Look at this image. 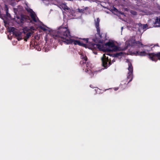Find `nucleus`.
Wrapping results in <instances>:
<instances>
[{"label":"nucleus","mask_w":160,"mask_h":160,"mask_svg":"<svg viewBox=\"0 0 160 160\" xmlns=\"http://www.w3.org/2000/svg\"><path fill=\"white\" fill-rule=\"evenodd\" d=\"M50 34L55 39H58L60 44L64 43L66 44H74L85 47L88 43V38H80L82 41L71 39L70 32L67 28L60 27L57 30L50 32Z\"/></svg>","instance_id":"obj_1"},{"label":"nucleus","mask_w":160,"mask_h":160,"mask_svg":"<svg viewBox=\"0 0 160 160\" xmlns=\"http://www.w3.org/2000/svg\"><path fill=\"white\" fill-rule=\"evenodd\" d=\"M146 51L148 52V50H144V51L141 52L136 51L134 52V54L136 56H144L148 55L150 59L155 62L157 61L158 60H160V52L156 53H147Z\"/></svg>","instance_id":"obj_2"},{"label":"nucleus","mask_w":160,"mask_h":160,"mask_svg":"<svg viewBox=\"0 0 160 160\" xmlns=\"http://www.w3.org/2000/svg\"><path fill=\"white\" fill-rule=\"evenodd\" d=\"M80 58L82 60L80 62L79 65L83 70H84V68H85L86 72H88L90 70H91L92 66L91 63L88 62H86L88 59L87 57L86 56L81 55Z\"/></svg>","instance_id":"obj_3"},{"label":"nucleus","mask_w":160,"mask_h":160,"mask_svg":"<svg viewBox=\"0 0 160 160\" xmlns=\"http://www.w3.org/2000/svg\"><path fill=\"white\" fill-rule=\"evenodd\" d=\"M106 55L111 56V55L109 53L104 54L101 58L102 65L105 68H107L112 64L111 60L109 59Z\"/></svg>","instance_id":"obj_4"},{"label":"nucleus","mask_w":160,"mask_h":160,"mask_svg":"<svg viewBox=\"0 0 160 160\" xmlns=\"http://www.w3.org/2000/svg\"><path fill=\"white\" fill-rule=\"evenodd\" d=\"M104 46L99 44H96L94 43H92L89 46V48L93 51V52L95 55L97 54V50L98 49L100 51H103Z\"/></svg>","instance_id":"obj_5"},{"label":"nucleus","mask_w":160,"mask_h":160,"mask_svg":"<svg viewBox=\"0 0 160 160\" xmlns=\"http://www.w3.org/2000/svg\"><path fill=\"white\" fill-rule=\"evenodd\" d=\"M18 23L19 24L23 23L26 22H31V21L29 17L23 15H21L20 18L18 17Z\"/></svg>","instance_id":"obj_6"},{"label":"nucleus","mask_w":160,"mask_h":160,"mask_svg":"<svg viewBox=\"0 0 160 160\" xmlns=\"http://www.w3.org/2000/svg\"><path fill=\"white\" fill-rule=\"evenodd\" d=\"M128 69L129 72L128 73L127 76V79H130L128 83H129L132 79V72L133 71V68L131 63L129 62L128 63Z\"/></svg>","instance_id":"obj_7"},{"label":"nucleus","mask_w":160,"mask_h":160,"mask_svg":"<svg viewBox=\"0 0 160 160\" xmlns=\"http://www.w3.org/2000/svg\"><path fill=\"white\" fill-rule=\"evenodd\" d=\"M100 19L98 18L97 19L96 21H95V27L97 29V34L99 36V39H101L102 38V34L100 32V29L99 28Z\"/></svg>","instance_id":"obj_8"},{"label":"nucleus","mask_w":160,"mask_h":160,"mask_svg":"<svg viewBox=\"0 0 160 160\" xmlns=\"http://www.w3.org/2000/svg\"><path fill=\"white\" fill-rule=\"evenodd\" d=\"M88 8V7H84L82 9L78 8V12L80 13H84L87 12Z\"/></svg>","instance_id":"obj_9"},{"label":"nucleus","mask_w":160,"mask_h":160,"mask_svg":"<svg viewBox=\"0 0 160 160\" xmlns=\"http://www.w3.org/2000/svg\"><path fill=\"white\" fill-rule=\"evenodd\" d=\"M30 15L33 21L35 22H37V20L36 18V16L35 12H33L30 13Z\"/></svg>","instance_id":"obj_10"},{"label":"nucleus","mask_w":160,"mask_h":160,"mask_svg":"<svg viewBox=\"0 0 160 160\" xmlns=\"http://www.w3.org/2000/svg\"><path fill=\"white\" fill-rule=\"evenodd\" d=\"M154 23L155 24L154 27H160V18H157L155 20Z\"/></svg>","instance_id":"obj_11"},{"label":"nucleus","mask_w":160,"mask_h":160,"mask_svg":"<svg viewBox=\"0 0 160 160\" xmlns=\"http://www.w3.org/2000/svg\"><path fill=\"white\" fill-rule=\"evenodd\" d=\"M114 44H115L114 42H106L105 44L106 46H108V47L111 48H112V47H114Z\"/></svg>","instance_id":"obj_12"},{"label":"nucleus","mask_w":160,"mask_h":160,"mask_svg":"<svg viewBox=\"0 0 160 160\" xmlns=\"http://www.w3.org/2000/svg\"><path fill=\"white\" fill-rule=\"evenodd\" d=\"M134 43L136 44V45L138 46V47H140V46L141 47H143L144 46V45L139 41H135L134 42Z\"/></svg>","instance_id":"obj_13"},{"label":"nucleus","mask_w":160,"mask_h":160,"mask_svg":"<svg viewBox=\"0 0 160 160\" xmlns=\"http://www.w3.org/2000/svg\"><path fill=\"white\" fill-rule=\"evenodd\" d=\"M138 25L139 27H140L141 28H142V29H145L147 27V24H143L142 25L141 23H139L138 24Z\"/></svg>","instance_id":"obj_14"},{"label":"nucleus","mask_w":160,"mask_h":160,"mask_svg":"<svg viewBox=\"0 0 160 160\" xmlns=\"http://www.w3.org/2000/svg\"><path fill=\"white\" fill-rule=\"evenodd\" d=\"M123 52H121L119 53H117L115 54H114L113 55V57H118L119 56H122L123 55Z\"/></svg>","instance_id":"obj_15"},{"label":"nucleus","mask_w":160,"mask_h":160,"mask_svg":"<svg viewBox=\"0 0 160 160\" xmlns=\"http://www.w3.org/2000/svg\"><path fill=\"white\" fill-rule=\"evenodd\" d=\"M14 35L16 37H20L22 36V33L21 32L16 31L14 32Z\"/></svg>","instance_id":"obj_16"},{"label":"nucleus","mask_w":160,"mask_h":160,"mask_svg":"<svg viewBox=\"0 0 160 160\" xmlns=\"http://www.w3.org/2000/svg\"><path fill=\"white\" fill-rule=\"evenodd\" d=\"M31 33L30 32H28L26 34V36H25L24 38V41H27V39H28L31 36Z\"/></svg>","instance_id":"obj_17"},{"label":"nucleus","mask_w":160,"mask_h":160,"mask_svg":"<svg viewBox=\"0 0 160 160\" xmlns=\"http://www.w3.org/2000/svg\"><path fill=\"white\" fill-rule=\"evenodd\" d=\"M112 51H118L119 50V48L117 46L115 45V44L114 47H112Z\"/></svg>","instance_id":"obj_18"},{"label":"nucleus","mask_w":160,"mask_h":160,"mask_svg":"<svg viewBox=\"0 0 160 160\" xmlns=\"http://www.w3.org/2000/svg\"><path fill=\"white\" fill-rule=\"evenodd\" d=\"M112 10L113 12H115L116 14H117L119 12V11L116 8L113 7L112 8Z\"/></svg>","instance_id":"obj_19"},{"label":"nucleus","mask_w":160,"mask_h":160,"mask_svg":"<svg viewBox=\"0 0 160 160\" xmlns=\"http://www.w3.org/2000/svg\"><path fill=\"white\" fill-rule=\"evenodd\" d=\"M25 8L27 11L28 12H29L30 13L33 12L32 9L29 8L28 6Z\"/></svg>","instance_id":"obj_20"},{"label":"nucleus","mask_w":160,"mask_h":160,"mask_svg":"<svg viewBox=\"0 0 160 160\" xmlns=\"http://www.w3.org/2000/svg\"><path fill=\"white\" fill-rule=\"evenodd\" d=\"M87 72L88 73V74L90 75V78H92L94 76V74L93 73V72L92 71V70H90L89 72Z\"/></svg>","instance_id":"obj_21"},{"label":"nucleus","mask_w":160,"mask_h":160,"mask_svg":"<svg viewBox=\"0 0 160 160\" xmlns=\"http://www.w3.org/2000/svg\"><path fill=\"white\" fill-rule=\"evenodd\" d=\"M15 29L14 27H12L9 29V32H12L14 34V32H15L16 31L15 30Z\"/></svg>","instance_id":"obj_22"},{"label":"nucleus","mask_w":160,"mask_h":160,"mask_svg":"<svg viewBox=\"0 0 160 160\" xmlns=\"http://www.w3.org/2000/svg\"><path fill=\"white\" fill-rule=\"evenodd\" d=\"M130 12L132 14L134 15H136L137 14V12L136 11L133 10H131Z\"/></svg>","instance_id":"obj_23"},{"label":"nucleus","mask_w":160,"mask_h":160,"mask_svg":"<svg viewBox=\"0 0 160 160\" xmlns=\"http://www.w3.org/2000/svg\"><path fill=\"white\" fill-rule=\"evenodd\" d=\"M8 8H7L6 9V15L8 17H9L10 16V14L8 12Z\"/></svg>","instance_id":"obj_24"},{"label":"nucleus","mask_w":160,"mask_h":160,"mask_svg":"<svg viewBox=\"0 0 160 160\" xmlns=\"http://www.w3.org/2000/svg\"><path fill=\"white\" fill-rule=\"evenodd\" d=\"M39 28L44 31H46L47 30V29L45 28H44L42 26H40L39 27Z\"/></svg>","instance_id":"obj_25"},{"label":"nucleus","mask_w":160,"mask_h":160,"mask_svg":"<svg viewBox=\"0 0 160 160\" xmlns=\"http://www.w3.org/2000/svg\"><path fill=\"white\" fill-rule=\"evenodd\" d=\"M17 39L18 41L21 40L22 39V36L20 37H18Z\"/></svg>","instance_id":"obj_26"},{"label":"nucleus","mask_w":160,"mask_h":160,"mask_svg":"<svg viewBox=\"0 0 160 160\" xmlns=\"http://www.w3.org/2000/svg\"><path fill=\"white\" fill-rule=\"evenodd\" d=\"M69 9V8H68L67 6H65L64 7V9L65 10H68Z\"/></svg>","instance_id":"obj_27"},{"label":"nucleus","mask_w":160,"mask_h":160,"mask_svg":"<svg viewBox=\"0 0 160 160\" xmlns=\"http://www.w3.org/2000/svg\"><path fill=\"white\" fill-rule=\"evenodd\" d=\"M118 14H119L121 15H124V13L123 12H121L119 11V12L118 13Z\"/></svg>","instance_id":"obj_28"},{"label":"nucleus","mask_w":160,"mask_h":160,"mask_svg":"<svg viewBox=\"0 0 160 160\" xmlns=\"http://www.w3.org/2000/svg\"><path fill=\"white\" fill-rule=\"evenodd\" d=\"M127 48H128V46H125L124 48L122 49V50H126Z\"/></svg>","instance_id":"obj_29"},{"label":"nucleus","mask_w":160,"mask_h":160,"mask_svg":"<svg viewBox=\"0 0 160 160\" xmlns=\"http://www.w3.org/2000/svg\"><path fill=\"white\" fill-rule=\"evenodd\" d=\"M106 51H110V50L109 49H106Z\"/></svg>","instance_id":"obj_30"},{"label":"nucleus","mask_w":160,"mask_h":160,"mask_svg":"<svg viewBox=\"0 0 160 160\" xmlns=\"http://www.w3.org/2000/svg\"><path fill=\"white\" fill-rule=\"evenodd\" d=\"M115 60H114V59L112 60V62H115Z\"/></svg>","instance_id":"obj_31"},{"label":"nucleus","mask_w":160,"mask_h":160,"mask_svg":"<svg viewBox=\"0 0 160 160\" xmlns=\"http://www.w3.org/2000/svg\"><path fill=\"white\" fill-rule=\"evenodd\" d=\"M158 46V44H157V45H154V46Z\"/></svg>","instance_id":"obj_32"},{"label":"nucleus","mask_w":160,"mask_h":160,"mask_svg":"<svg viewBox=\"0 0 160 160\" xmlns=\"http://www.w3.org/2000/svg\"><path fill=\"white\" fill-rule=\"evenodd\" d=\"M127 8H126V10L127 11Z\"/></svg>","instance_id":"obj_33"},{"label":"nucleus","mask_w":160,"mask_h":160,"mask_svg":"<svg viewBox=\"0 0 160 160\" xmlns=\"http://www.w3.org/2000/svg\"><path fill=\"white\" fill-rule=\"evenodd\" d=\"M123 1H125L126 0H123Z\"/></svg>","instance_id":"obj_34"}]
</instances>
